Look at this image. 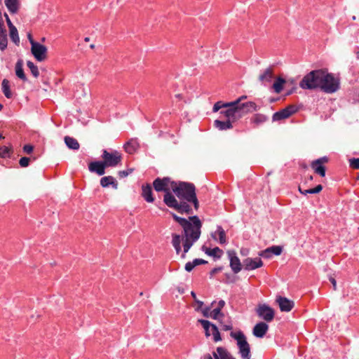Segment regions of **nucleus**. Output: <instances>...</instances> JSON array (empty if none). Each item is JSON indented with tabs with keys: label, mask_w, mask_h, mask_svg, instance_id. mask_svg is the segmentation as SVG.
<instances>
[{
	"label": "nucleus",
	"mask_w": 359,
	"mask_h": 359,
	"mask_svg": "<svg viewBox=\"0 0 359 359\" xmlns=\"http://www.w3.org/2000/svg\"><path fill=\"white\" fill-rule=\"evenodd\" d=\"M201 226L202 222L196 215L189 217L184 226H182L183 229V254L182 257H185V254L200 238Z\"/></svg>",
	"instance_id": "f257e3e1"
},
{
	"label": "nucleus",
	"mask_w": 359,
	"mask_h": 359,
	"mask_svg": "<svg viewBox=\"0 0 359 359\" xmlns=\"http://www.w3.org/2000/svg\"><path fill=\"white\" fill-rule=\"evenodd\" d=\"M325 69L312 70L306 74L299 83L302 89L315 90L322 88L323 78Z\"/></svg>",
	"instance_id": "f03ea898"
},
{
	"label": "nucleus",
	"mask_w": 359,
	"mask_h": 359,
	"mask_svg": "<svg viewBox=\"0 0 359 359\" xmlns=\"http://www.w3.org/2000/svg\"><path fill=\"white\" fill-rule=\"evenodd\" d=\"M172 191L180 201L187 202L196 194V187L193 183L177 180L172 183Z\"/></svg>",
	"instance_id": "7ed1b4c3"
},
{
	"label": "nucleus",
	"mask_w": 359,
	"mask_h": 359,
	"mask_svg": "<svg viewBox=\"0 0 359 359\" xmlns=\"http://www.w3.org/2000/svg\"><path fill=\"white\" fill-rule=\"evenodd\" d=\"M163 203L169 208L175 210L180 214H187L191 215L193 210L191 205L189 204V202L186 201H178L173 194H167L163 198Z\"/></svg>",
	"instance_id": "20e7f679"
},
{
	"label": "nucleus",
	"mask_w": 359,
	"mask_h": 359,
	"mask_svg": "<svg viewBox=\"0 0 359 359\" xmlns=\"http://www.w3.org/2000/svg\"><path fill=\"white\" fill-rule=\"evenodd\" d=\"M340 88V79L325 69L321 90L325 93H334Z\"/></svg>",
	"instance_id": "39448f33"
},
{
	"label": "nucleus",
	"mask_w": 359,
	"mask_h": 359,
	"mask_svg": "<svg viewBox=\"0 0 359 359\" xmlns=\"http://www.w3.org/2000/svg\"><path fill=\"white\" fill-rule=\"evenodd\" d=\"M102 160L107 168H115L121 164L122 154L116 149H103L101 155Z\"/></svg>",
	"instance_id": "423d86ee"
},
{
	"label": "nucleus",
	"mask_w": 359,
	"mask_h": 359,
	"mask_svg": "<svg viewBox=\"0 0 359 359\" xmlns=\"http://www.w3.org/2000/svg\"><path fill=\"white\" fill-rule=\"evenodd\" d=\"M231 337L237 341L239 353L243 359H250V346L242 331L231 332Z\"/></svg>",
	"instance_id": "0eeeda50"
},
{
	"label": "nucleus",
	"mask_w": 359,
	"mask_h": 359,
	"mask_svg": "<svg viewBox=\"0 0 359 359\" xmlns=\"http://www.w3.org/2000/svg\"><path fill=\"white\" fill-rule=\"evenodd\" d=\"M227 111H229V109H223L219 111V114L226 118L225 121L218 119L214 121L213 126L219 130L222 131L232 129L233 128V123L240 119L238 114L235 115V116H231L230 114H227Z\"/></svg>",
	"instance_id": "6e6552de"
},
{
	"label": "nucleus",
	"mask_w": 359,
	"mask_h": 359,
	"mask_svg": "<svg viewBox=\"0 0 359 359\" xmlns=\"http://www.w3.org/2000/svg\"><path fill=\"white\" fill-rule=\"evenodd\" d=\"M172 182H175V180L170 177H156L153 181L152 187L156 192H164V198L167 194H172L170 191Z\"/></svg>",
	"instance_id": "1a4fd4ad"
},
{
	"label": "nucleus",
	"mask_w": 359,
	"mask_h": 359,
	"mask_svg": "<svg viewBox=\"0 0 359 359\" xmlns=\"http://www.w3.org/2000/svg\"><path fill=\"white\" fill-rule=\"evenodd\" d=\"M257 316L266 322H271L275 316V311L273 308L266 304H259L256 308Z\"/></svg>",
	"instance_id": "9d476101"
},
{
	"label": "nucleus",
	"mask_w": 359,
	"mask_h": 359,
	"mask_svg": "<svg viewBox=\"0 0 359 359\" xmlns=\"http://www.w3.org/2000/svg\"><path fill=\"white\" fill-rule=\"evenodd\" d=\"M298 111V107L296 105L290 104L285 108L275 112L272 116V121H279L289 118Z\"/></svg>",
	"instance_id": "9b49d317"
},
{
	"label": "nucleus",
	"mask_w": 359,
	"mask_h": 359,
	"mask_svg": "<svg viewBox=\"0 0 359 359\" xmlns=\"http://www.w3.org/2000/svg\"><path fill=\"white\" fill-rule=\"evenodd\" d=\"M47 52L48 49L44 45H42L39 42H32L31 53L37 61H44L47 57Z\"/></svg>",
	"instance_id": "f8f14e48"
},
{
	"label": "nucleus",
	"mask_w": 359,
	"mask_h": 359,
	"mask_svg": "<svg viewBox=\"0 0 359 359\" xmlns=\"http://www.w3.org/2000/svg\"><path fill=\"white\" fill-rule=\"evenodd\" d=\"M329 158L327 156H323L318 159L313 161L311 163V168L313 170L314 172L321 177H324L326 175V168L325 163H328Z\"/></svg>",
	"instance_id": "ddd939ff"
},
{
	"label": "nucleus",
	"mask_w": 359,
	"mask_h": 359,
	"mask_svg": "<svg viewBox=\"0 0 359 359\" xmlns=\"http://www.w3.org/2000/svg\"><path fill=\"white\" fill-rule=\"evenodd\" d=\"M203 330L207 337L212 336L213 341L217 342L222 340L217 327L207 320H203Z\"/></svg>",
	"instance_id": "4468645a"
},
{
	"label": "nucleus",
	"mask_w": 359,
	"mask_h": 359,
	"mask_svg": "<svg viewBox=\"0 0 359 359\" xmlns=\"http://www.w3.org/2000/svg\"><path fill=\"white\" fill-rule=\"evenodd\" d=\"M227 254L230 262L229 266L232 271L236 274L239 273L242 269V264L236 252L234 250H229Z\"/></svg>",
	"instance_id": "2eb2a0df"
},
{
	"label": "nucleus",
	"mask_w": 359,
	"mask_h": 359,
	"mask_svg": "<svg viewBox=\"0 0 359 359\" xmlns=\"http://www.w3.org/2000/svg\"><path fill=\"white\" fill-rule=\"evenodd\" d=\"M107 168L102 160L93 161L88 163V170L92 173H95L98 176L105 174V170Z\"/></svg>",
	"instance_id": "dca6fc26"
},
{
	"label": "nucleus",
	"mask_w": 359,
	"mask_h": 359,
	"mask_svg": "<svg viewBox=\"0 0 359 359\" xmlns=\"http://www.w3.org/2000/svg\"><path fill=\"white\" fill-rule=\"evenodd\" d=\"M244 269L246 271H252L260 268L263 266V262L259 257L250 258L248 257L243 262Z\"/></svg>",
	"instance_id": "f3484780"
},
{
	"label": "nucleus",
	"mask_w": 359,
	"mask_h": 359,
	"mask_svg": "<svg viewBox=\"0 0 359 359\" xmlns=\"http://www.w3.org/2000/svg\"><path fill=\"white\" fill-rule=\"evenodd\" d=\"M276 301L278 304L280 310L283 312H289L294 306V302L285 297L278 296Z\"/></svg>",
	"instance_id": "a211bd4d"
},
{
	"label": "nucleus",
	"mask_w": 359,
	"mask_h": 359,
	"mask_svg": "<svg viewBox=\"0 0 359 359\" xmlns=\"http://www.w3.org/2000/svg\"><path fill=\"white\" fill-rule=\"evenodd\" d=\"M241 111L238 113L241 119L248 113L258 111L260 107L255 102H246L241 105Z\"/></svg>",
	"instance_id": "6ab92c4d"
},
{
	"label": "nucleus",
	"mask_w": 359,
	"mask_h": 359,
	"mask_svg": "<svg viewBox=\"0 0 359 359\" xmlns=\"http://www.w3.org/2000/svg\"><path fill=\"white\" fill-rule=\"evenodd\" d=\"M269 330V325L264 322L257 323L252 330V334L257 338H263Z\"/></svg>",
	"instance_id": "aec40b11"
},
{
	"label": "nucleus",
	"mask_w": 359,
	"mask_h": 359,
	"mask_svg": "<svg viewBox=\"0 0 359 359\" xmlns=\"http://www.w3.org/2000/svg\"><path fill=\"white\" fill-rule=\"evenodd\" d=\"M247 98L246 95H242L235 100L234 101L230 102V103L234 104L233 107H231V109H229V111L227 114H230L231 116H235L241 111V105L243 104L244 102H242L243 100H245Z\"/></svg>",
	"instance_id": "412c9836"
},
{
	"label": "nucleus",
	"mask_w": 359,
	"mask_h": 359,
	"mask_svg": "<svg viewBox=\"0 0 359 359\" xmlns=\"http://www.w3.org/2000/svg\"><path fill=\"white\" fill-rule=\"evenodd\" d=\"M152 187V185L148 183L142 185V196L148 203H153L155 201Z\"/></svg>",
	"instance_id": "4be33fe9"
},
{
	"label": "nucleus",
	"mask_w": 359,
	"mask_h": 359,
	"mask_svg": "<svg viewBox=\"0 0 359 359\" xmlns=\"http://www.w3.org/2000/svg\"><path fill=\"white\" fill-rule=\"evenodd\" d=\"M123 148L129 154H135L140 148V143L137 140V139H130L129 141H128L126 143L124 144Z\"/></svg>",
	"instance_id": "5701e85b"
},
{
	"label": "nucleus",
	"mask_w": 359,
	"mask_h": 359,
	"mask_svg": "<svg viewBox=\"0 0 359 359\" xmlns=\"http://www.w3.org/2000/svg\"><path fill=\"white\" fill-rule=\"evenodd\" d=\"M274 77L272 67H268L259 76V81L263 84L270 83Z\"/></svg>",
	"instance_id": "b1692460"
},
{
	"label": "nucleus",
	"mask_w": 359,
	"mask_h": 359,
	"mask_svg": "<svg viewBox=\"0 0 359 359\" xmlns=\"http://www.w3.org/2000/svg\"><path fill=\"white\" fill-rule=\"evenodd\" d=\"M100 185L103 188L109 187L111 185L113 189H117L118 184L113 176L109 175L100 179Z\"/></svg>",
	"instance_id": "393cba45"
},
{
	"label": "nucleus",
	"mask_w": 359,
	"mask_h": 359,
	"mask_svg": "<svg viewBox=\"0 0 359 359\" xmlns=\"http://www.w3.org/2000/svg\"><path fill=\"white\" fill-rule=\"evenodd\" d=\"M269 120V117L263 114H255L250 118V123L253 126V128H257L260 125L266 122Z\"/></svg>",
	"instance_id": "a878e982"
},
{
	"label": "nucleus",
	"mask_w": 359,
	"mask_h": 359,
	"mask_svg": "<svg viewBox=\"0 0 359 359\" xmlns=\"http://www.w3.org/2000/svg\"><path fill=\"white\" fill-rule=\"evenodd\" d=\"M203 251L208 256L212 257L214 260L220 259L224 253L223 250L219 247L214 248H206L203 245Z\"/></svg>",
	"instance_id": "bb28decb"
},
{
	"label": "nucleus",
	"mask_w": 359,
	"mask_h": 359,
	"mask_svg": "<svg viewBox=\"0 0 359 359\" xmlns=\"http://www.w3.org/2000/svg\"><path fill=\"white\" fill-rule=\"evenodd\" d=\"M219 316H223V314L220 312V308H215L213 309H211L210 306L203 308V317L216 320Z\"/></svg>",
	"instance_id": "cd10ccee"
},
{
	"label": "nucleus",
	"mask_w": 359,
	"mask_h": 359,
	"mask_svg": "<svg viewBox=\"0 0 359 359\" xmlns=\"http://www.w3.org/2000/svg\"><path fill=\"white\" fill-rule=\"evenodd\" d=\"M15 72L17 77L22 80L23 81H27V78L23 69V60L22 59H19L15 67Z\"/></svg>",
	"instance_id": "c85d7f7f"
},
{
	"label": "nucleus",
	"mask_w": 359,
	"mask_h": 359,
	"mask_svg": "<svg viewBox=\"0 0 359 359\" xmlns=\"http://www.w3.org/2000/svg\"><path fill=\"white\" fill-rule=\"evenodd\" d=\"M217 235L219 236V242L221 244L226 243V233L221 226H217V231L211 233V236L213 239L217 240Z\"/></svg>",
	"instance_id": "c756f323"
},
{
	"label": "nucleus",
	"mask_w": 359,
	"mask_h": 359,
	"mask_svg": "<svg viewBox=\"0 0 359 359\" xmlns=\"http://www.w3.org/2000/svg\"><path fill=\"white\" fill-rule=\"evenodd\" d=\"M8 46L7 31L5 27L0 28V50L4 51Z\"/></svg>",
	"instance_id": "7c9ffc66"
},
{
	"label": "nucleus",
	"mask_w": 359,
	"mask_h": 359,
	"mask_svg": "<svg viewBox=\"0 0 359 359\" xmlns=\"http://www.w3.org/2000/svg\"><path fill=\"white\" fill-rule=\"evenodd\" d=\"M233 104H234L230 103V102L218 101L214 104L212 112L215 113L219 110L231 109V107H233Z\"/></svg>",
	"instance_id": "2f4dec72"
},
{
	"label": "nucleus",
	"mask_w": 359,
	"mask_h": 359,
	"mask_svg": "<svg viewBox=\"0 0 359 359\" xmlns=\"http://www.w3.org/2000/svg\"><path fill=\"white\" fill-rule=\"evenodd\" d=\"M4 2L10 13L14 14L18 11L19 0H5Z\"/></svg>",
	"instance_id": "473e14b6"
},
{
	"label": "nucleus",
	"mask_w": 359,
	"mask_h": 359,
	"mask_svg": "<svg viewBox=\"0 0 359 359\" xmlns=\"http://www.w3.org/2000/svg\"><path fill=\"white\" fill-rule=\"evenodd\" d=\"M64 140L65 144L69 149L73 150H78L79 149V143L75 138L69 136H65Z\"/></svg>",
	"instance_id": "72a5a7b5"
},
{
	"label": "nucleus",
	"mask_w": 359,
	"mask_h": 359,
	"mask_svg": "<svg viewBox=\"0 0 359 359\" xmlns=\"http://www.w3.org/2000/svg\"><path fill=\"white\" fill-rule=\"evenodd\" d=\"M1 89L5 97L8 99L13 97V93L10 88V82L8 79H4L1 82Z\"/></svg>",
	"instance_id": "f704fd0d"
},
{
	"label": "nucleus",
	"mask_w": 359,
	"mask_h": 359,
	"mask_svg": "<svg viewBox=\"0 0 359 359\" xmlns=\"http://www.w3.org/2000/svg\"><path fill=\"white\" fill-rule=\"evenodd\" d=\"M172 244L176 251L177 254H180V252L182 251L181 248V236L177 233H172Z\"/></svg>",
	"instance_id": "c9c22d12"
},
{
	"label": "nucleus",
	"mask_w": 359,
	"mask_h": 359,
	"mask_svg": "<svg viewBox=\"0 0 359 359\" xmlns=\"http://www.w3.org/2000/svg\"><path fill=\"white\" fill-rule=\"evenodd\" d=\"M217 355L219 359H236L224 347L217 348Z\"/></svg>",
	"instance_id": "e433bc0d"
},
{
	"label": "nucleus",
	"mask_w": 359,
	"mask_h": 359,
	"mask_svg": "<svg viewBox=\"0 0 359 359\" xmlns=\"http://www.w3.org/2000/svg\"><path fill=\"white\" fill-rule=\"evenodd\" d=\"M285 83V80L283 78L278 77L273 83L272 88L276 93H280L282 91Z\"/></svg>",
	"instance_id": "4c0bfd02"
},
{
	"label": "nucleus",
	"mask_w": 359,
	"mask_h": 359,
	"mask_svg": "<svg viewBox=\"0 0 359 359\" xmlns=\"http://www.w3.org/2000/svg\"><path fill=\"white\" fill-rule=\"evenodd\" d=\"M202 265V258H196L193 262H188L184 266L187 272H191L195 266Z\"/></svg>",
	"instance_id": "58836bf2"
},
{
	"label": "nucleus",
	"mask_w": 359,
	"mask_h": 359,
	"mask_svg": "<svg viewBox=\"0 0 359 359\" xmlns=\"http://www.w3.org/2000/svg\"><path fill=\"white\" fill-rule=\"evenodd\" d=\"M10 37L11 41L17 46L20 43V37L18 35V29L15 27L9 28Z\"/></svg>",
	"instance_id": "ea45409f"
},
{
	"label": "nucleus",
	"mask_w": 359,
	"mask_h": 359,
	"mask_svg": "<svg viewBox=\"0 0 359 359\" xmlns=\"http://www.w3.org/2000/svg\"><path fill=\"white\" fill-rule=\"evenodd\" d=\"M191 295L194 301V303L196 304V306L194 304H191V306L194 307L196 311L202 312V301L197 298L196 294L194 291L191 292Z\"/></svg>",
	"instance_id": "a19ab883"
},
{
	"label": "nucleus",
	"mask_w": 359,
	"mask_h": 359,
	"mask_svg": "<svg viewBox=\"0 0 359 359\" xmlns=\"http://www.w3.org/2000/svg\"><path fill=\"white\" fill-rule=\"evenodd\" d=\"M12 153V149L6 146H1L0 147V157L2 158H11Z\"/></svg>",
	"instance_id": "79ce46f5"
},
{
	"label": "nucleus",
	"mask_w": 359,
	"mask_h": 359,
	"mask_svg": "<svg viewBox=\"0 0 359 359\" xmlns=\"http://www.w3.org/2000/svg\"><path fill=\"white\" fill-rule=\"evenodd\" d=\"M27 66L30 69L32 74L35 78H37L39 76V72L38 69V67L36 65H34V62L29 60L27 62Z\"/></svg>",
	"instance_id": "37998d69"
},
{
	"label": "nucleus",
	"mask_w": 359,
	"mask_h": 359,
	"mask_svg": "<svg viewBox=\"0 0 359 359\" xmlns=\"http://www.w3.org/2000/svg\"><path fill=\"white\" fill-rule=\"evenodd\" d=\"M269 248L271 254L276 256L280 255L283 252V247L280 245H273Z\"/></svg>",
	"instance_id": "c03bdc74"
},
{
	"label": "nucleus",
	"mask_w": 359,
	"mask_h": 359,
	"mask_svg": "<svg viewBox=\"0 0 359 359\" xmlns=\"http://www.w3.org/2000/svg\"><path fill=\"white\" fill-rule=\"evenodd\" d=\"M171 215H172V217L173 218V219L177 222L181 226H184V224L186 222V221L188 219H186V218H184V217H179L177 216L175 213L174 212H170Z\"/></svg>",
	"instance_id": "a18cd8bd"
},
{
	"label": "nucleus",
	"mask_w": 359,
	"mask_h": 359,
	"mask_svg": "<svg viewBox=\"0 0 359 359\" xmlns=\"http://www.w3.org/2000/svg\"><path fill=\"white\" fill-rule=\"evenodd\" d=\"M171 215H172V217L173 218V219L177 222L181 226H184V224L186 222V221L188 219H186V218H184V217H179L177 216L175 213L174 212H170Z\"/></svg>",
	"instance_id": "49530a36"
},
{
	"label": "nucleus",
	"mask_w": 359,
	"mask_h": 359,
	"mask_svg": "<svg viewBox=\"0 0 359 359\" xmlns=\"http://www.w3.org/2000/svg\"><path fill=\"white\" fill-rule=\"evenodd\" d=\"M171 215H172V217L173 218V219L177 222L181 226H184V224L186 222V221L188 219H186V218H184V217H179L177 216L175 213L174 212H170Z\"/></svg>",
	"instance_id": "de8ad7c7"
},
{
	"label": "nucleus",
	"mask_w": 359,
	"mask_h": 359,
	"mask_svg": "<svg viewBox=\"0 0 359 359\" xmlns=\"http://www.w3.org/2000/svg\"><path fill=\"white\" fill-rule=\"evenodd\" d=\"M349 166L352 169H359V158H352L348 160Z\"/></svg>",
	"instance_id": "09e8293b"
},
{
	"label": "nucleus",
	"mask_w": 359,
	"mask_h": 359,
	"mask_svg": "<svg viewBox=\"0 0 359 359\" xmlns=\"http://www.w3.org/2000/svg\"><path fill=\"white\" fill-rule=\"evenodd\" d=\"M30 162V158L29 157H22L19 161V164L22 168H26L29 165Z\"/></svg>",
	"instance_id": "8fccbe9b"
},
{
	"label": "nucleus",
	"mask_w": 359,
	"mask_h": 359,
	"mask_svg": "<svg viewBox=\"0 0 359 359\" xmlns=\"http://www.w3.org/2000/svg\"><path fill=\"white\" fill-rule=\"evenodd\" d=\"M187 202L193 203L196 209H198L199 208V201L197 198L196 193L194 194V195Z\"/></svg>",
	"instance_id": "3c124183"
},
{
	"label": "nucleus",
	"mask_w": 359,
	"mask_h": 359,
	"mask_svg": "<svg viewBox=\"0 0 359 359\" xmlns=\"http://www.w3.org/2000/svg\"><path fill=\"white\" fill-rule=\"evenodd\" d=\"M259 255L264 258L269 259L272 257V254L269 250V248H267L264 250H262L259 252Z\"/></svg>",
	"instance_id": "603ef678"
},
{
	"label": "nucleus",
	"mask_w": 359,
	"mask_h": 359,
	"mask_svg": "<svg viewBox=\"0 0 359 359\" xmlns=\"http://www.w3.org/2000/svg\"><path fill=\"white\" fill-rule=\"evenodd\" d=\"M223 269L224 267L222 266L213 268L210 272V278H213L216 273L221 272Z\"/></svg>",
	"instance_id": "864d4df0"
},
{
	"label": "nucleus",
	"mask_w": 359,
	"mask_h": 359,
	"mask_svg": "<svg viewBox=\"0 0 359 359\" xmlns=\"http://www.w3.org/2000/svg\"><path fill=\"white\" fill-rule=\"evenodd\" d=\"M133 171V168H129L126 170H120L118 171V174L120 177H126L130 173H132Z\"/></svg>",
	"instance_id": "5fc2aeb1"
},
{
	"label": "nucleus",
	"mask_w": 359,
	"mask_h": 359,
	"mask_svg": "<svg viewBox=\"0 0 359 359\" xmlns=\"http://www.w3.org/2000/svg\"><path fill=\"white\" fill-rule=\"evenodd\" d=\"M34 150V146L32 145V144H25L24 145L23 147V151L25 152L26 154H31Z\"/></svg>",
	"instance_id": "6e6d98bb"
},
{
	"label": "nucleus",
	"mask_w": 359,
	"mask_h": 359,
	"mask_svg": "<svg viewBox=\"0 0 359 359\" xmlns=\"http://www.w3.org/2000/svg\"><path fill=\"white\" fill-rule=\"evenodd\" d=\"M312 191V189H305V190H303L301 187L299 186V191L303 194V195H307V194H313V191Z\"/></svg>",
	"instance_id": "4d7b16f0"
},
{
	"label": "nucleus",
	"mask_w": 359,
	"mask_h": 359,
	"mask_svg": "<svg viewBox=\"0 0 359 359\" xmlns=\"http://www.w3.org/2000/svg\"><path fill=\"white\" fill-rule=\"evenodd\" d=\"M4 15L5 18H6V23H7V25H8V28H11L13 27H15L13 25V24L12 23L11 19L9 18L8 14L6 13H4Z\"/></svg>",
	"instance_id": "13d9d810"
},
{
	"label": "nucleus",
	"mask_w": 359,
	"mask_h": 359,
	"mask_svg": "<svg viewBox=\"0 0 359 359\" xmlns=\"http://www.w3.org/2000/svg\"><path fill=\"white\" fill-rule=\"evenodd\" d=\"M323 188L321 184H318L315 188H313L311 191H313V194H318L323 190Z\"/></svg>",
	"instance_id": "bf43d9fd"
},
{
	"label": "nucleus",
	"mask_w": 359,
	"mask_h": 359,
	"mask_svg": "<svg viewBox=\"0 0 359 359\" xmlns=\"http://www.w3.org/2000/svg\"><path fill=\"white\" fill-rule=\"evenodd\" d=\"M330 281L332 284L334 290H336V289H337V282H336V280L334 279V278L330 277Z\"/></svg>",
	"instance_id": "052dcab7"
},
{
	"label": "nucleus",
	"mask_w": 359,
	"mask_h": 359,
	"mask_svg": "<svg viewBox=\"0 0 359 359\" xmlns=\"http://www.w3.org/2000/svg\"><path fill=\"white\" fill-rule=\"evenodd\" d=\"M27 38H28V40H29V43H30V44H31V45H32V43H38L37 41H35L34 40V39H33V37H32V34H30V33H28V34H27Z\"/></svg>",
	"instance_id": "680f3d73"
},
{
	"label": "nucleus",
	"mask_w": 359,
	"mask_h": 359,
	"mask_svg": "<svg viewBox=\"0 0 359 359\" xmlns=\"http://www.w3.org/2000/svg\"><path fill=\"white\" fill-rule=\"evenodd\" d=\"M232 328L233 327L231 325H224L222 327V329L225 331L231 330Z\"/></svg>",
	"instance_id": "e2e57ef3"
},
{
	"label": "nucleus",
	"mask_w": 359,
	"mask_h": 359,
	"mask_svg": "<svg viewBox=\"0 0 359 359\" xmlns=\"http://www.w3.org/2000/svg\"><path fill=\"white\" fill-rule=\"evenodd\" d=\"M297 88L296 87H292L290 90H287L285 93V95H290L291 94H292L293 93L295 92Z\"/></svg>",
	"instance_id": "0e129e2a"
},
{
	"label": "nucleus",
	"mask_w": 359,
	"mask_h": 359,
	"mask_svg": "<svg viewBox=\"0 0 359 359\" xmlns=\"http://www.w3.org/2000/svg\"><path fill=\"white\" fill-rule=\"evenodd\" d=\"M225 302L224 300H220L218 303V306L217 308H220V311L224 306Z\"/></svg>",
	"instance_id": "69168bd1"
},
{
	"label": "nucleus",
	"mask_w": 359,
	"mask_h": 359,
	"mask_svg": "<svg viewBox=\"0 0 359 359\" xmlns=\"http://www.w3.org/2000/svg\"><path fill=\"white\" fill-rule=\"evenodd\" d=\"M313 180V175H310V176H309V177H307V179H306V182H308V181H312Z\"/></svg>",
	"instance_id": "338daca9"
},
{
	"label": "nucleus",
	"mask_w": 359,
	"mask_h": 359,
	"mask_svg": "<svg viewBox=\"0 0 359 359\" xmlns=\"http://www.w3.org/2000/svg\"><path fill=\"white\" fill-rule=\"evenodd\" d=\"M204 359H213V358H212V357L210 354H208V355H206Z\"/></svg>",
	"instance_id": "774afa93"
}]
</instances>
